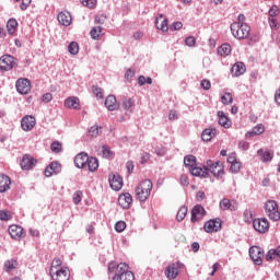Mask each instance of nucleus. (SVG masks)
<instances>
[{"label": "nucleus", "instance_id": "nucleus-23", "mask_svg": "<svg viewBox=\"0 0 280 280\" xmlns=\"http://www.w3.org/2000/svg\"><path fill=\"white\" fill-rule=\"evenodd\" d=\"M20 165L22 170H32L36 165V160L32 155H24Z\"/></svg>", "mask_w": 280, "mask_h": 280}, {"label": "nucleus", "instance_id": "nucleus-7", "mask_svg": "<svg viewBox=\"0 0 280 280\" xmlns=\"http://www.w3.org/2000/svg\"><path fill=\"white\" fill-rule=\"evenodd\" d=\"M222 229V219L215 218L210 219L203 224V230L206 233H218Z\"/></svg>", "mask_w": 280, "mask_h": 280}, {"label": "nucleus", "instance_id": "nucleus-36", "mask_svg": "<svg viewBox=\"0 0 280 280\" xmlns=\"http://www.w3.org/2000/svg\"><path fill=\"white\" fill-rule=\"evenodd\" d=\"M219 56L226 58V56L231 55V45L223 44L218 48Z\"/></svg>", "mask_w": 280, "mask_h": 280}, {"label": "nucleus", "instance_id": "nucleus-32", "mask_svg": "<svg viewBox=\"0 0 280 280\" xmlns=\"http://www.w3.org/2000/svg\"><path fill=\"white\" fill-rule=\"evenodd\" d=\"M86 167L90 172H97V168L100 167V161H97V158L89 156Z\"/></svg>", "mask_w": 280, "mask_h": 280}, {"label": "nucleus", "instance_id": "nucleus-34", "mask_svg": "<svg viewBox=\"0 0 280 280\" xmlns=\"http://www.w3.org/2000/svg\"><path fill=\"white\" fill-rule=\"evenodd\" d=\"M215 132H217L215 128L205 129L201 133L202 141H211V139L215 137Z\"/></svg>", "mask_w": 280, "mask_h": 280}, {"label": "nucleus", "instance_id": "nucleus-9", "mask_svg": "<svg viewBox=\"0 0 280 280\" xmlns=\"http://www.w3.org/2000/svg\"><path fill=\"white\" fill-rule=\"evenodd\" d=\"M205 215H207V210H205V207H202L201 205H196L191 209L190 222H192V224L196 222H200V220H202Z\"/></svg>", "mask_w": 280, "mask_h": 280}, {"label": "nucleus", "instance_id": "nucleus-15", "mask_svg": "<svg viewBox=\"0 0 280 280\" xmlns=\"http://www.w3.org/2000/svg\"><path fill=\"white\" fill-rule=\"evenodd\" d=\"M220 209H222V211H237V201L233 200L231 201L230 199L223 198L220 203Z\"/></svg>", "mask_w": 280, "mask_h": 280}, {"label": "nucleus", "instance_id": "nucleus-5", "mask_svg": "<svg viewBox=\"0 0 280 280\" xmlns=\"http://www.w3.org/2000/svg\"><path fill=\"white\" fill-rule=\"evenodd\" d=\"M206 168H208V174L210 172L215 178L224 176V166H222V163L220 161L213 163V161L208 160Z\"/></svg>", "mask_w": 280, "mask_h": 280}, {"label": "nucleus", "instance_id": "nucleus-43", "mask_svg": "<svg viewBox=\"0 0 280 280\" xmlns=\"http://www.w3.org/2000/svg\"><path fill=\"white\" fill-rule=\"evenodd\" d=\"M221 102L224 106H229V104H233V94L230 92H225L223 96H221Z\"/></svg>", "mask_w": 280, "mask_h": 280}, {"label": "nucleus", "instance_id": "nucleus-12", "mask_svg": "<svg viewBox=\"0 0 280 280\" xmlns=\"http://www.w3.org/2000/svg\"><path fill=\"white\" fill-rule=\"evenodd\" d=\"M22 130L25 132H30V130L34 129V126H36V117L30 115L24 116L21 120Z\"/></svg>", "mask_w": 280, "mask_h": 280}, {"label": "nucleus", "instance_id": "nucleus-2", "mask_svg": "<svg viewBox=\"0 0 280 280\" xmlns=\"http://www.w3.org/2000/svg\"><path fill=\"white\" fill-rule=\"evenodd\" d=\"M136 198L140 202H145L150 198V194H152V180L144 179L142 180L135 189Z\"/></svg>", "mask_w": 280, "mask_h": 280}, {"label": "nucleus", "instance_id": "nucleus-39", "mask_svg": "<svg viewBox=\"0 0 280 280\" xmlns=\"http://www.w3.org/2000/svg\"><path fill=\"white\" fill-rule=\"evenodd\" d=\"M90 35L93 40H100V37L102 36V26L93 27L90 32Z\"/></svg>", "mask_w": 280, "mask_h": 280}, {"label": "nucleus", "instance_id": "nucleus-3", "mask_svg": "<svg viewBox=\"0 0 280 280\" xmlns=\"http://www.w3.org/2000/svg\"><path fill=\"white\" fill-rule=\"evenodd\" d=\"M231 33L237 40H244L250 34V26L246 23L234 22L231 24Z\"/></svg>", "mask_w": 280, "mask_h": 280}, {"label": "nucleus", "instance_id": "nucleus-51", "mask_svg": "<svg viewBox=\"0 0 280 280\" xmlns=\"http://www.w3.org/2000/svg\"><path fill=\"white\" fill-rule=\"evenodd\" d=\"M12 219V214H10V212L5 211V210H0V220H2L3 222H8V220Z\"/></svg>", "mask_w": 280, "mask_h": 280}, {"label": "nucleus", "instance_id": "nucleus-44", "mask_svg": "<svg viewBox=\"0 0 280 280\" xmlns=\"http://www.w3.org/2000/svg\"><path fill=\"white\" fill-rule=\"evenodd\" d=\"M50 150L55 153V154H60V152H62V143H60L59 141H55L50 144Z\"/></svg>", "mask_w": 280, "mask_h": 280}, {"label": "nucleus", "instance_id": "nucleus-29", "mask_svg": "<svg viewBox=\"0 0 280 280\" xmlns=\"http://www.w3.org/2000/svg\"><path fill=\"white\" fill-rule=\"evenodd\" d=\"M66 108H73L78 110L80 108V98L75 96H70L65 101Z\"/></svg>", "mask_w": 280, "mask_h": 280}, {"label": "nucleus", "instance_id": "nucleus-10", "mask_svg": "<svg viewBox=\"0 0 280 280\" xmlns=\"http://www.w3.org/2000/svg\"><path fill=\"white\" fill-rule=\"evenodd\" d=\"M253 228L257 233H268L270 230V222H268V219L262 218V219H255L253 221Z\"/></svg>", "mask_w": 280, "mask_h": 280}, {"label": "nucleus", "instance_id": "nucleus-42", "mask_svg": "<svg viewBox=\"0 0 280 280\" xmlns=\"http://www.w3.org/2000/svg\"><path fill=\"white\" fill-rule=\"evenodd\" d=\"M92 93L97 100H104V90L97 85L92 86Z\"/></svg>", "mask_w": 280, "mask_h": 280}, {"label": "nucleus", "instance_id": "nucleus-27", "mask_svg": "<svg viewBox=\"0 0 280 280\" xmlns=\"http://www.w3.org/2000/svg\"><path fill=\"white\" fill-rule=\"evenodd\" d=\"M165 276L170 280L176 279L178 277V266L176 264H171L165 269Z\"/></svg>", "mask_w": 280, "mask_h": 280}, {"label": "nucleus", "instance_id": "nucleus-60", "mask_svg": "<svg viewBox=\"0 0 280 280\" xmlns=\"http://www.w3.org/2000/svg\"><path fill=\"white\" fill-rule=\"evenodd\" d=\"M133 75H135V70L128 69L125 73V79L127 80V82H130Z\"/></svg>", "mask_w": 280, "mask_h": 280}, {"label": "nucleus", "instance_id": "nucleus-40", "mask_svg": "<svg viewBox=\"0 0 280 280\" xmlns=\"http://www.w3.org/2000/svg\"><path fill=\"white\" fill-rule=\"evenodd\" d=\"M187 211H188V209L186 206H183L179 208L177 215H176L177 222H183L185 220V218L187 217Z\"/></svg>", "mask_w": 280, "mask_h": 280}, {"label": "nucleus", "instance_id": "nucleus-26", "mask_svg": "<svg viewBox=\"0 0 280 280\" xmlns=\"http://www.w3.org/2000/svg\"><path fill=\"white\" fill-rule=\"evenodd\" d=\"M258 156H260V161H262V163H270L272 161V159L275 158V153H272V151L270 150H265L264 149H259L257 151Z\"/></svg>", "mask_w": 280, "mask_h": 280}, {"label": "nucleus", "instance_id": "nucleus-21", "mask_svg": "<svg viewBox=\"0 0 280 280\" xmlns=\"http://www.w3.org/2000/svg\"><path fill=\"white\" fill-rule=\"evenodd\" d=\"M49 275L52 280H69V277H70L69 269L65 267H62L59 270H56L55 272L56 278H54L52 269L49 270Z\"/></svg>", "mask_w": 280, "mask_h": 280}, {"label": "nucleus", "instance_id": "nucleus-55", "mask_svg": "<svg viewBox=\"0 0 280 280\" xmlns=\"http://www.w3.org/2000/svg\"><path fill=\"white\" fill-rule=\"evenodd\" d=\"M171 32H176L178 30H183V22H174L171 27Z\"/></svg>", "mask_w": 280, "mask_h": 280}, {"label": "nucleus", "instance_id": "nucleus-31", "mask_svg": "<svg viewBox=\"0 0 280 280\" xmlns=\"http://www.w3.org/2000/svg\"><path fill=\"white\" fill-rule=\"evenodd\" d=\"M121 106L127 113H132V110H135V100L130 97H122Z\"/></svg>", "mask_w": 280, "mask_h": 280}, {"label": "nucleus", "instance_id": "nucleus-28", "mask_svg": "<svg viewBox=\"0 0 280 280\" xmlns=\"http://www.w3.org/2000/svg\"><path fill=\"white\" fill-rule=\"evenodd\" d=\"M105 106L108 110H117L119 105H117V97L115 95H108L105 100Z\"/></svg>", "mask_w": 280, "mask_h": 280}, {"label": "nucleus", "instance_id": "nucleus-48", "mask_svg": "<svg viewBox=\"0 0 280 280\" xmlns=\"http://www.w3.org/2000/svg\"><path fill=\"white\" fill-rule=\"evenodd\" d=\"M82 195H83L82 190H77L73 194L72 200L74 205H80L82 202Z\"/></svg>", "mask_w": 280, "mask_h": 280}, {"label": "nucleus", "instance_id": "nucleus-41", "mask_svg": "<svg viewBox=\"0 0 280 280\" xmlns=\"http://www.w3.org/2000/svg\"><path fill=\"white\" fill-rule=\"evenodd\" d=\"M89 135L90 137L96 138L100 137V135H102V127L94 125L89 129Z\"/></svg>", "mask_w": 280, "mask_h": 280}, {"label": "nucleus", "instance_id": "nucleus-63", "mask_svg": "<svg viewBox=\"0 0 280 280\" xmlns=\"http://www.w3.org/2000/svg\"><path fill=\"white\" fill-rule=\"evenodd\" d=\"M269 26L271 27V30H278V26H277V19H275V18H269Z\"/></svg>", "mask_w": 280, "mask_h": 280}, {"label": "nucleus", "instance_id": "nucleus-13", "mask_svg": "<svg viewBox=\"0 0 280 280\" xmlns=\"http://www.w3.org/2000/svg\"><path fill=\"white\" fill-rule=\"evenodd\" d=\"M62 172V165L59 162H51L45 170V176L47 178L54 176V174H60Z\"/></svg>", "mask_w": 280, "mask_h": 280}, {"label": "nucleus", "instance_id": "nucleus-25", "mask_svg": "<svg viewBox=\"0 0 280 280\" xmlns=\"http://www.w3.org/2000/svg\"><path fill=\"white\" fill-rule=\"evenodd\" d=\"M10 185H12L10 177L5 174H0V194H5L10 189Z\"/></svg>", "mask_w": 280, "mask_h": 280}, {"label": "nucleus", "instance_id": "nucleus-8", "mask_svg": "<svg viewBox=\"0 0 280 280\" xmlns=\"http://www.w3.org/2000/svg\"><path fill=\"white\" fill-rule=\"evenodd\" d=\"M16 67V61L11 55L0 57V71H12Z\"/></svg>", "mask_w": 280, "mask_h": 280}, {"label": "nucleus", "instance_id": "nucleus-35", "mask_svg": "<svg viewBox=\"0 0 280 280\" xmlns=\"http://www.w3.org/2000/svg\"><path fill=\"white\" fill-rule=\"evenodd\" d=\"M218 117L220 126H222L223 128H230L231 125L229 124V117L226 116V114H224V112H218Z\"/></svg>", "mask_w": 280, "mask_h": 280}, {"label": "nucleus", "instance_id": "nucleus-24", "mask_svg": "<svg viewBox=\"0 0 280 280\" xmlns=\"http://www.w3.org/2000/svg\"><path fill=\"white\" fill-rule=\"evenodd\" d=\"M118 202L122 209H130V205H132V195L130 192H125L119 196Z\"/></svg>", "mask_w": 280, "mask_h": 280}, {"label": "nucleus", "instance_id": "nucleus-59", "mask_svg": "<svg viewBox=\"0 0 280 280\" xmlns=\"http://www.w3.org/2000/svg\"><path fill=\"white\" fill-rule=\"evenodd\" d=\"M201 89H203L205 91H209V89H211V81L203 79L201 81Z\"/></svg>", "mask_w": 280, "mask_h": 280}, {"label": "nucleus", "instance_id": "nucleus-19", "mask_svg": "<svg viewBox=\"0 0 280 280\" xmlns=\"http://www.w3.org/2000/svg\"><path fill=\"white\" fill-rule=\"evenodd\" d=\"M109 185L114 191H119L124 187V179L119 175H109Z\"/></svg>", "mask_w": 280, "mask_h": 280}, {"label": "nucleus", "instance_id": "nucleus-54", "mask_svg": "<svg viewBox=\"0 0 280 280\" xmlns=\"http://www.w3.org/2000/svg\"><path fill=\"white\" fill-rule=\"evenodd\" d=\"M185 45H187V47H195V45H196V37H194V36L186 37Z\"/></svg>", "mask_w": 280, "mask_h": 280}, {"label": "nucleus", "instance_id": "nucleus-33", "mask_svg": "<svg viewBox=\"0 0 280 280\" xmlns=\"http://www.w3.org/2000/svg\"><path fill=\"white\" fill-rule=\"evenodd\" d=\"M16 27H19V22L16 21V19L12 18L7 22V31L10 36H12L16 32Z\"/></svg>", "mask_w": 280, "mask_h": 280}, {"label": "nucleus", "instance_id": "nucleus-20", "mask_svg": "<svg viewBox=\"0 0 280 280\" xmlns=\"http://www.w3.org/2000/svg\"><path fill=\"white\" fill-rule=\"evenodd\" d=\"M231 73L234 78H240V75H244V73H246V65H244V62L242 61L235 62L231 68Z\"/></svg>", "mask_w": 280, "mask_h": 280}, {"label": "nucleus", "instance_id": "nucleus-64", "mask_svg": "<svg viewBox=\"0 0 280 280\" xmlns=\"http://www.w3.org/2000/svg\"><path fill=\"white\" fill-rule=\"evenodd\" d=\"M275 102L280 106V89L275 93Z\"/></svg>", "mask_w": 280, "mask_h": 280}, {"label": "nucleus", "instance_id": "nucleus-53", "mask_svg": "<svg viewBox=\"0 0 280 280\" xmlns=\"http://www.w3.org/2000/svg\"><path fill=\"white\" fill-rule=\"evenodd\" d=\"M279 7L277 5H272L270 9H269V19H275V16H277L279 14Z\"/></svg>", "mask_w": 280, "mask_h": 280}, {"label": "nucleus", "instance_id": "nucleus-50", "mask_svg": "<svg viewBox=\"0 0 280 280\" xmlns=\"http://www.w3.org/2000/svg\"><path fill=\"white\" fill-rule=\"evenodd\" d=\"M241 170H242V164L240 162H234L230 166V171L232 172V174H237L240 173Z\"/></svg>", "mask_w": 280, "mask_h": 280}, {"label": "nucleus", "instance_id": "nucleus-30", "mask_svg": "<svg viewBox=\"0 0 280 280\" xmlns=\"http://www.w3.org/2000/svg\"><path fill=\"white\" fill-rule=\"evenodd\" d=\"M272 259H277L280 264V245L275 249H269L266 254V261H272Z\"/></svg>", "mask_w": 280, "mask_h": 280}, {"label": "nucleus", "instance_id": "nucleus-56", "mask_svg": "<svg viewBox=\"0 0 280 280\" xmlns=\"http://www.w3.org/2000/svg\"><path fill=\"white\" fill-rule=\"evenodd\" d=\"M31 4H32V0H22V3L20 4V9L22 10V12H25V10H27V8H30Z\"/></svg>", "mask_w": 280, "mask_h": 280}, {"label": "nucleus", "instance_id": "nucleus-22", "mask_svg": "<svg viewBox=\"0 0 280 280\" xmlns=\"http://www.w3.org/2000/svg\"><path fill=\"white\" fill-rule=\"evenodd\" d=\"M57 21L60 25H63V27H69L71 25V13H69V11H61L57 15Z\"/></svg>", "mask_w": 280, "mask_h": 280}, {"label": "nucleus", "instance_id": "nucleus-14", "mask_svg": "<svg viewBox=\"0 0 280 280\" xmlns=\"http://www.w3.org/2000/svg\"><path fill=\"white\" fill-rule=\"evenodd\" d=\"M8 231L12 240H21L25 235V230L21 225H10Z\"/></svg>", "mask_w": 280, "mask_h": 280}, {"label": "nucleus", "instance_id": "nucleus-49", "mask_svg": "<svg viewBox=\"0 0 280 280\" xmlns=\"http://www.w3.org/2000/svg\"><path fill=\"white\" fill-rule=\"evenodd\" d=\"M115 231L117 233H124V231H126V222L124 221H118L115 224Z\"/></svg>", "mask_w": 280, "mask_h": 280}, {"label": "nucleus", "instance_id": "nucleus-38", "mask_svg": "<svg viewBox=\"0 0 280 280\" xmlns=\"http://www.w3.org/2000/svg\"><path fill=\"white\" fill-rule=\"evenodd\" d=\"M184 165L186 167H189V171L195 167L196 165V156L194 155H187L184 158Z\"/></svg>", "mask_w": 280, "mask_h": 280}, {"label": "nucleus", "instance_id": "nucleus-61", "mask_svg": "<svg viewBox=\"0 0 280 280\" xmlns=\"http://www.w3.org/2000/svg\"><path fill=\"white\" fill-rule=\"evenodd\" d=\"M52 98L54 96L51 95V93H46L42 96V102H45V104H49Z\"/></svg>", "mask_w": 280, "mask_h": 280}, {"label": "nucleus", "instance_id": "nucleus-45", "mask_svg": "<svg viewBox=\"0 0 280 280\" xmlns=\"http://www.w3.org/2000/svg\"><path fill=\"white\" fill-rule=\"evenodd\" d=\"M264 133V125L255 126L252 131L247 132V136L253 137V135H261Z\"/></svg>", "mask_w": 280, "mask_h": 280}, {"label": "nucleus", "instance_id": "nucleus-17", "mask_svg": "<svg viewBox=\"0 0 280 280\" xmlns=\"http://www.w3.org/2000/svg\"><path fill=\"white\" fill-rule=\"evenodd\" d=\"M88 161H89V154L85 152H81L77 154V156L74 158V165L79 170H84V167H86Z\"/></svg>", "mask_w": 280, "mask_h": 280}, {"label": "nucleus", "instance_id": "nucleus-11", "mask_svg": "<svg viewBox=\"0 0 280 280\" xmlns=\"http://www.w3.org/2000/svg\"><path fill=\"white\" fill-rule=\"evenodd\" d=\"M15 88L20 95H27L32 91V83L30 79H19L15 83Z\"/></svg>", "mask_w": 280, "mask_h": 280}, {"label": "nucleus", "instance_id": "nucleus-6", "mask_svg": "<svg viewBox=\"0 0 280 280\" xmlns=\"http://www.w3.org/2000/svg\"><path fill=\"white\" fill-rule=\"evenodd\" d=\"M249 257L256 266L264 264V249L259 246H252L249 248Z\"/></svg>", "mask_w": 280, "mask_h": 280}, {"label": "nucleus", "instance_id": "nucleus-37", "mask_svg": "<svg viewBox=\"0 0 280 280\" xmlns=\"http://www.w3.org/2000/svg\"><path fill=\"white\" fill-rule=\"evenodd\" d=\"M68 51L71 54V56H78V54H80V46L77 42H71L68 45Z\"/></svg>", "mask_w": 280, "mask_h": 280}, {"label": "nucleus", "instance_id": "nucleus-16", "mask_svg": "<svg viewBox=\"0 0 280 280\" xmlns=\"http://www.w3.org/2000/svg\"><path fill=\"white\" fill-rule=\"evenodd\" d=\"M155 27H156V30H160L161 32L170 31L168 21L165 18V15H163V13H160L158 15V18L155 19Z\"/></svg>", "mask_w": 280, "mask_h": 280}, {"label": "nucleus", "instance_id": "nucleus-58", "mask_svg": "<svg viewBox=\"0 0 280 280\" xmlns=\"http://www.w3.org/2000/svg\"><path fill=\"white\" fill-rule=\"evenodd\" d=\"M102 153L105 159H108V156H110V154H113V152H110V148H108V145L102 147Z\"/></svg>", "mask_w": 280, "mask_h": 280}, {"label": "nucleus", "instance_id": "nucleus-4", "mask_svg": "<svg viewBox=\"0 0 280 280\" xmlns=\"http://www.w3.org/2000/svg\"><path fill=\"white\" fill-rule=\"evenodd\" d=\"M265 212L269 219L273 222H279L280 220V212H279V205L275 200H268L265 203Z\"/></svg>", "mask_w": 280, "mask_h": 280}, {"label": "nucleus", "instance_id": "nucleus-57", "mask_svg": "<svg viewBox=\"0 0 280 280\" xmlns=\"http://www.w3.org/2000/svg\"><path fill=\"white\" fill-rule=\"evenodd\" d=\"M62 266V260L60 258H55L51 261V268L50 270H54V268H60Z\"/></svg>", "mask_w": 280, "mask_h": 280}, {"label": "nucleus", "instance_id": "nucleus-1", "mask_svg": "<svg viewBox=\"0 0 280 280\" xmlns=\"http://www.w3.org/2000/svg\"><path fill=\"white\" fill-rule=\"evenodd\" d=\"M128 264L112 260L107 266V273L114 275L112 280H135V273L128 270Z\"/></svg>", "mask_w": 280, "mask_h": 280}, {"label": "nucleus", "instance_id": "nucleus-52", "mask_svg": "<svg viewBox=\"0 0 280 280\" xmlns=\"http://www.w3.org/2000/svg\"><path fill=\"white\" fill-rule=\"evenodd\" d=\"M166 152L167 149H165V147H163L162 144L155 147V154H158V156H165Z\"/></svg>", "mask_w": 280, "mask_h": 280}, {"label": "nucleus", "instance_id": "nucleus-47", "mask_svg": "<svg viewBox=\"0 0 280 280\" xmlns=\"http://www.w3.org/2000/svg\"><path fill=\"white\" fill-rule=\"evenodd\" d=\"M4 268H5L7 272H10V270H14V268H16V260H14V259L7 260L4 262Z\"/></svg>", "mask_w": 280, "mask_h": 280}, {"label": "nucleus", "instance_id": "nucleus-46", "mask_svg": "<svg viewBox=\"0 0 280 280\" xmlns=\"http://www.w3.org/2000/svg\"><path fill=\"white\" fill-rule=\"evenodd\" d=\"M82 5H84V8H89L90 10H93V8H95V5H97V0H80Z\"/></svg>", "mask_w": 280, "mask_h": 280}, {"label": "nucleus", "instance_id": "nucleus-18", "mask_svg": "<svg viewBox=\"0 0 280 280\" xmlns=\"http://www.w3.org/2000/svg\"><path fill=\"white\" fill-rule=\"evenodd\" d=\"M189 172L192 176H198L199 178H209V168H207V166L200 167L195 165L189 170Z\"/></svg>", "mask_w": 280, "mask_h": 280}, {"label": "nucleus", "instance_id": "nucleus-62", "mask_svg": "<svg viewBox=\"0 0 280 280\" xmlns=\"http://www.w3.org/2000/svg\"><path fill=\"white\" fill-rule=\"evenodd\" d=\"M150 161V154L148 153V152H143L142 154H141V163H142V165L144 164V163H148Z\"/></svg>", "mask_w": 280, "mask_h": 280}]
</instances>
